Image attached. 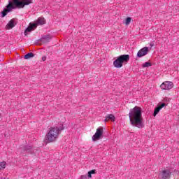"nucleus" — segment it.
Returning <instances> with one entry per match:
<instances>
[{"mask_svg":"<svg viewBox=\"0 0 179 179\" xmlns=\"http://www.w3.org/2000/svg\"><path fill=\"white\" fill-rule=\"evenodd\" d=\"M129 118L133 127L143 128V117H142V108L141 107L135 106L134 108L130 109Z\"/></svg>","mask_w":179,"mask_h":179,"instance_id":"f257e3e1","label":"nucleus"},{"mask_svg":"<svg viewBox=\"0 0 179 179\" xmlns=\"http://www.w3.org/2000/svg\"><path fill=\"white\" fill-rule=\"evenodd\" d=\"M30 3H33V0H13V3L11 1H9L6 8H4L3 12H1V16L5 17L12 9H16V8L17 9H22L26 5H30Z\"/></svg>","mask_w":179,"mask_h":179,"instance_id":"f03ea898","label":"nucleus"},{"mask_svg":"<svg viewBox=\"0 0 179 179\" xmlns=\"http://www.w3.org/2000/svg\"><path fill=\"white\" fill-rule=\"evenodd\" d=\"M64 125L58 127H50L48 134H46V138L48 142H55L62 131H64Z\"/></svg>","mask_w":179,"mask_h":179,"instance_id":"7ed1b4c3","label":"nucleus"},{"mask_svg":"<svg viewBox=\"0 0 179 179\" xmlns=\"http://www.w3.org/2000/svg\"><path fill=\"white\" fill-rule=\"evenodd\" d=\"M128 61H129V55H122L113 62V65L115 68H122V64Z\"/></svg>","mask_w":179,"mask_h":179,"instance_id":"20e7f679","label":"nucleus"},{"mask_svg":"<svg viewBox=\"0 0 179 179\" xmlns=\"http://www.w3.org/2000/svg\"><path fill=\"white\" fill-rule=\"evenodd\" d=\"M103 128L102 127H99L96 129V133L94 134V135L92 136V141L94 142H96V141H99V139H100V138H101V136H103Z\"/></svg>","mask_w":179,"mask_h":179,"instance_id":"39448f33","label":"nucleus"},{"mask_svg":"<svg viewBox=\"0 0 179 179\" xmlns=\"http://www.w3.org/2000/svg\"><path fill=\"white\" fill-rule=\"evenodd\" d=\"M173 87L174 84L171 81H165L160 85L162 90H170L171 89H173Z\"/></svg>","mask_w":179,"mask_h":179,"instance_id":"423d86ee","label":"nucleus"},{"mask_svg":"<svg viewBox=\"0 0 179 179\" xmlns=\"http://www.w3.org/2000/svg\"><path fill=\"white\" fill-rule=\"evenodd\" d=\"M171 169H164L162 172L159 173V176L162 179H169L171 177Z\"/></svg>","mask_w":179,"mask_h":179,"instance_id":"0eeeda50","label":"nucleus"},{"mask_svg":"<svg viewBox=\"0 0 179 179\" xmlns=\"http://www.w3.org/2000/svg\"><path fill=\"white\" fill-rule=\"evenodd\" d=\"M149 52V48L144 47L141 48L138 52H137V57L138 58H142V57H145V55H148V53Z\"/></svg>","mask_w":179,"mask_h":179,"instance_id":"6e6552de","label":"nucleus"},{"mask_svg":"<svg viewBox=\"0 0 179 179\" xmlns=\"http://www.w3.org/2000/svg\"><path fill=\"white\" fill-rule=\"evenodd\" d=\"M45 18L43 17H39L37 20L35 21L34 23H33V26L37 28V26H43V24H45Z\"/></svg>","mask_w":179,"mask_h":179,"instance_id":"1a4fd4ad","label":"nucleus"},{"mask_svg":"<svg viewBox=\"0 0 179 179\" xmlns=\"http://www.w3.org/2000/svg\"><path fill=\"white\" fill-rule=\"evenodd\" d=\"M51 40V36L50 35H44L41 37L40 39L41 43L43 44H45V43H49V41Z\"/></svg>","mask_w":179,"mask_h":179,"instance_id":"9d476101","label":"nucleus"},{"mask_svg":"<svg viewBox=\"0 0 179 179\" xmlns=\"http://www.w3.org/2000/svg\"><path fill=\"white\" fill-rule=\"evenodd\" d=\"M35 29H36V27L33 26V23H30L29 26L24 31V36H27V33H31V31H33Z\"/></svg>","mask_w":179,"mask_h":179,"instance_id":"9b49d317","label":"nucleus"},{"mask_svg":"<svg viewBox=\"0 0 179 179\" xmlns=\"http://www.w3.org/2000/svg\"><path fill=\"white\" fill-rule=\"evenodd\" d=\"M15 26H16V23H15V20H11L7 24L6 29H8V30H10V29H13V27H15Z\"/></svg>","mask_w":179,"mask_h":179,"instance_id":"f8f14e48","label":"nucleus"},{"mask_svg":"<svg viewBox=\"0 0 179 179\" xmlns=\"http://www.w3.org/2000/svg\"><path fill=\"white\" fill-rule=\"evenodd\" d=\"M107 120H110V121H115V116L113 114H109L106 117L105 121H107Z\"/></svg>","mask_w":179,"mask_h":179,"instance_id":"ddd939ff","label":"nucleus"},{"mask_svg":"<svg viewBox=\"0 0 179 179\" xmlns=\"http://www.w3.org/2000/svg\"><path fill=\"white\" fill-rule=\"evenodd\" d=\"M33 57H34V54H33L32 52H29L27 53V55H25L24 56V59H29L30 58H33Z\"/></svg>","mask_w":179,"mask_h":179,"instance_id":"4468645a","label":"nucleus"},{"mask_svg":"<svg viewBox=\"0 0 179 179\" xmlns=\"http://www.w3.org/2000/svg\"><path fill=\"white\" fill-rule=\"evenodd\" d=\"M160 108L159 106H157L155 109H154V113L153 115L154 117H156L159 113L160 112Z\"/></svg>","mask_w":179,"mask_h":179,"instance_id":"2eb2a0df","label":"nucleus"},{"mask_svg":"<svg viewBox=\"0 0 179 179\" xmlns=\"http://www.w3.org/2000/svg\"><path fill=\"white\" fill-rule=\"evenodd\" d=\"M131 20H132V18L131 17H127L124 22V24L128 26L129 24H131Z\"/></svg>","mask_w":179,"mask_h":179,"instance_id":"dca6fc26","label":"nucleus"},{"mask_svg":"<svg viewBox=\"0 0 179 179\" xmlns=\"http://www.w3.org/2000/svg\"><path fill=\"white\" fill-rule=\"evenodd\" d=\"M6 167V162H0V170H4Z\"/></svg>","mask_w":179,"mask_h":179,"instance_id":"f3484780","label":"nucleus"},{"mask_svg":"<svg viewBox=\"0 0 179 179\" xmlns=\"http://www.w3.org/2000/svg\"><path fill=\"white\" fill-rule=\"evenodd\" d=\"M143 68H149V66H152V63L147 62L142 65Z\"/></svg>","mask_w":179,"mask_h":179,"instance_id":"a211bd4d","label":"nucleus"},{"mask_svg":"<svg viewBox=\"0 0 179 179\" xmlns=\"http://www.w3.org/2000/svg\"><path fill=\"white\" fill-rule=\"evenodd\" d=\"M92 174H96V170H91L88 171V175H87L88 178H92Z\"/></svg>","mask_w":179,"mask_h":179,"instance_id":"6ab92c4d","label":"nucleus"},{"mask_svg":"<svg viewBox=\"0 0 179 179\" xmlns=\"http://www.w3.org/2000/svg\"><path fill=\"white\" fill-rule=\"evenodd\" d=\"M24 150H26L27 152H29V150H31V146L30 145H27L24 147Z\"/></svg>","mask_w":179,"mask_h":179,"instance_id":"aec40b11","label":"nucleus"},{"mask_svg":"<svg viewBox=\"0 0 179 179\" xmlns=\"http://www.w3.org/2000/svg\"><path fill=\"white\" fill-rule=\"evenodd\" d=\"M166 106L167 105L165 103H162L159 106H157L162 110V108H163L164 107H166Z\"/></svg>","mask_w":179,"mask_h":179,"instance_id":"412c9836","label":"nucleus"},{"mask_svg":"<svg viewBox=\"0 0 179 179\" xmlns=\"http://www.w3.org/2000/svg\"><path fill=\"white\" fill-rule=\"evenodd\" d=\"M80 179H87V176H86V175L81 176Z\"/></svg>","mask_w":179,"mask_h":179,"instance_id":"4be33fe9","label":"nucleus"},{"mask_svg":"<svg viewBox=\"0 0 179 179\" xmlns=\"http://www.w3.org/2000/svg\"><path fill=\"white\" fill-rule=\"evenodd\" d=\"M45 59H47V57L43 56V57H42V61H45Z\"/></svg>","mask_w":179,"mask_h":179,"instance_id":"5701e85b","label":"nucleus"},{"mask_svg":"<svg viewBox=\"0 0 179 179\" xmlns=\"http://www.w3.org/2000/svg\"><path fill=\"white\" fill-rule=\"evenodd\" d=\"M150 47H153V44L150 43Z\"/></svg>","mask_w":179,"mask_h":179,"instance_id":"b1692460","label":"nucleus"},{"mask_svg":"<svg viewBox=\"0 0 179 179\" xmlns=\"http://www.w3.org/2000/svg\"><path fill=\"white\" fill-rule=\"evenodd\" d=\"M0 117H1V113H0Z\"/></svg>","mask_w":179,"mask_h":179,"instance_id":"393cba45","label":"nucleus"}]
</instances>
